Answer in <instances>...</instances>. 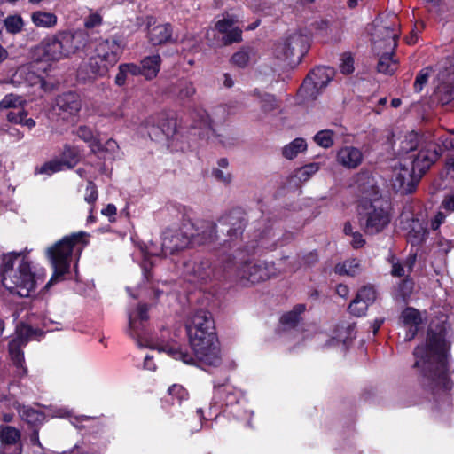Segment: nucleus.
<instances>
[{"mask_svg":"<svg viewBox=\"0 0 454 454\" xmlns=\"http://www.w3.org/2000/svg\"><path fill=\"white\" fill-rule=\"evenodd\" d=\"M319 169L317 163H311L304 166L299 170L300 179L307 180L312 174Z\"/></svg>","mask_w":454,"mask_h":454,"instance_id":"obj_56","label":"nucleus"},{"mask_svg":"<svg viewBox=\"0 0 454 454\" xmlns=\"http://www.w3.org/2000/svg\"><path fill=\"white\" fill-rule=\"evenodd\" d=\"M27 116V112L25 110L10 111L7 115V121L15 124H24V120Z\"/></svg>","mask_w":454,"mask_h":454,"instance_id":"obj_55","label":"nucleus"},{"mask_svg":"<svg viewBox=\"0 0 454 454\" xmlns=\"http://www.w3.org/2000/svg\"><path fill=\"white\" fill-rule=\"evenodd\" d=\"M337 160L342 166L348 168H356L361 164L363 154L359 149L347 146L339 151Z\"/></svg>","mask_w":454,"mask_h":454,"instance_id":"obj_24","label":"nucleus"},{"mask_svg":"<svg viewBox=\"0 0 454 454\" xmlns=\"http://www.w3.org/2000/svg\"><path fill=\"white\" fill-rule=\"evenodd\" d=\"M442 146L434 141L424 142L420 145L419 151L414 156L411 166L413 170L421 176L431 168L442 155Z\"/></svg>","mask_w":454,"mask_h":454,"instance_id":"obj_11","label":"nucleus"},{"mask_svg":"<svg viewBox=\"0 0 454 454\" xmlns=\"http://www.w3.org/2000/svg\"><path fill=\"white\" fill-rule=\"evenodd\" d=\"M86 190L88 194L85 196V200L90 204H94L98 199L97 185L92 181H89Z\"/></svg>","mask_w":454,"mask_h":454,"instance_id":"obj_57","label":"nucleus"},{"mask_svg":"<svg viewBox=\"0 0 454 454\" xmlns=\"http://www.w3.org/2000/svg\"><path fill=\"white\" fill-rule=\"evenodd\" d=\"M306 307L304 304L295 305L292 310L283 314L280 317L279 323L283 325L285 330H291L295 328L301 320V315L305 311Z\"/></svg>","mask_w":454,"mask_h":454,"instance_id":"obj_27","label":"nucleus"},{"mask_svg":"<svg viewBox=\"0 0 454 454\" xmlns=\"http://www.w3.org/2000/svg\"><path fill=\"white\" fill-rule=\"evenodd\" d=\"M121 53L122 46L121 41L116 37L100 41L95 48V55L105 59V61L110 65H115Z\"/></svg>","mask_w":454,"mask_h":454,"instance_id":"obj_18","label":"nucleus"},{"mask_svg":"<svg viewBox=\"0 0 454 454\" xmlns=\"http://www.w3.org/2000/svg\"><path fill=\"white\" fill-rule=\"evenodd\" d=\"M357 212L359 225L367 235L380 233L390 222L389 214L375 202H361Z\"/></svg>","mask_w":454,"mask_h":454,"instance_id":"obj_7","label":"nucleus"},{"mask_svg":"<svg viewBox=\"0 0 454 454\" xmlns=\"http://www.w3.org/2000/svg\"><path fill=\"white\" fill-rule=\"evenodd\" d=\"M447 327L444 323L430 324L425 345L415 348L413 367L420 369L419 382L423 389L430 393L434 400L449 399L448 392L452 388V381L447 368L448 343Z\"/></svg>","mask_w":454,"mask_h":454,"instance_id":"obj_1","label":"nucleus"},{"mask_svg":"<svg viewBox=\"0 0 454 454\" xmlns=\"http://www.w3.org/2000/svg\"><path fill=\"white\" fill-rule=\"evenodd\" d=\"M414 289V282L411 278H406L402 280L397 288V298L407 302Z\"/></svg>","mask_w":454,"mask_h":454,"instance_id":"obj_41","label":"nucleus"},{"mask_svg":"<svg viewBox=\"0 0 454 454\" xmlns=\"http://www.w3.org/2000/svg\"><path fill=\"white\" fill-rule=\"evenodd\" d=\"M66 57L83 51L89 43V35L81 30L60 33Z\"/></svg>","mask_w":454,"mask_h":454,"instance_id":"obj_19","label":"nucleus"},{"mask_svg":"<svg viewBox=\"0 0 454 454\" xmlns=\"http://www.w3.org/2000/svg\"><path fill=\"white\" fill-rule=\"evenodd\" d=\"M20 256V253H12L7 255H4L3 258V265H2V275L3 278L5 277L9 271L15 270L16 269L13 268L14 261Z\"/></svg>","mask_w":454,"mask_h":454,"instance_id":"obj_50","label":"nucleus"},{"mask_svg":"<svg viewBox=\"0 0 454 454\" xmlns=\"http://www.w3.org/2000/svg\"><path fill=\"white\" fill-rule=\"evenodd\" d=\"M401 317L405 325H419L422 322L419 311L413 308H406Z\"/></svg>","mask_w":454,"mask_h":454,"instance_id":"obj_40","label":"nucleus"},{"mask_svg":"<svg viewBox=\"0 0 454 454\" xmlns=\"http://www.w3.org/2000/svg\"><path fill=\"white\" fill-rule=\"evenodd\" d=\"M159 350L168 354L175 359L183 361L184 364H194V357L192 354H190L186 350H184L183 348L177 343H166L160 345Z\"/></svg>","mask_w":454,"mask_h":454,"instance_id":"obj_28","label":"nucleus"},{"mask_svg":"<svg viewBox=\"0 0 454 454\" xmlns=\"http://www.w3.org/2000/svg\"><path fill=\"white\" fill-rule=\"evenodd\" d=\"M339 67L343 74H350L354 72V58L350 52H344L341 55Z\"/></svg>","mask_w":454,"mask_h":454,"instance_id":"obj_46","label":"nucleus"},{"mask_svg":"<svg viewBox=\"0 0 454 454\" xmlns=\"http://www.w3.org/2000/svg\"><path fill=\"white\" fill-rule=\"evenodd\" d=\"M215 28L217 31L221 34H223V35L228 33L230 30H231L233 27V20L230 19H223L221 20H218L215 24Z\"/></svg>","mask_w":454,"mask_h":454,"instance_id":"obj_59","label":"nucleus"},{"mask_svg":"<svg viewBox=\"0 0 454 454\" xmlns=\"http://www.w3.org/2000/svg\"><path fill=\"white\" fill-rule=\"evenodd\" d=\"M194 231L192 233V243L195 245H209L216 241L221 245L222 237L217 233L219 231L218 224L212 221H200L193 224Z\"/></svg>","mask_w":454,"mask_h":454,"instance_id":"obj_14","label":"nucleus"},{"mask_svg":"<svg viewBox=\"0 0 454 454\" xmlns=\"http://www.w3.org/2000/svg\"><path fill=\"white\" fill-rule=\"evenodd\" d=\"M18 411L21 419L29 425L31 428L39 427L45 419L44 412L29 406H20Z\"/></svg>","mask_w":454,"mask_h":454,"instance_id":"obj_26","label":"nucleus"},{"mask_svg":"<svg viewBox=\"0 0 454 454\" xmlns=\"http://www.w3.org/2000/svg\"><path fill=\"white\" fill-rule=\"evenodd\" d=\"M63 163L60 161H49L45 162L39 169L38 173L51 175L52 173L60 171Z\"/></svg>","mask_w":454,"mask_h":454,"instance_id":"obj_54","label":"nucleus"},{"mask_svg":"<svg viewBox=\"0 0 454 454\" xmlns=\"http://www.w3.org/2000/svg\"><path fill=\"white\" fill-rule=\"evenodd\" d=\"M425 141H422L419 136L415 132H411L405 136L404 139L401 143V153H409L418 147H420V145L424 144Z\"/></svg>","mask_w":454,"mask_h":454,"instance_id":"obj_36","label":"nucleus"},{"mask_svg":"<svg viewBox=\"0 0 454 454\" xmlns=\"http://www.w3.org/2000/svg\"><path fill=\"white\" fill-rule=\"evenodd\" d=\"M421 177L420 174L413 170L412 166L411 169H409L406 167H402L395 175L394 185L398 187L402 192L411 193L415 191Z\"/></svg>","mask_w":454,"mask_h":454,"instance_id":"obj_20","label":"nucleus"},{"mask_svg":"<svg viewBox=\"0 0 454 454\" xmlns=\"http://www.w3.org/2000/svg\"><path fill=\"white\" fill-rule=\"evenodd\" d=\"M241 41L242 30L237 27L226 33L222 38V42L224 45H230L233 43H239Z\"/></svg>","mask_w":454,"mask_h":454,"instance_id":"obj_49","label":"nucleus"},{"mask_svg":"<svg viewBox=\"0 0 454 454\" xmlns=\"http://www.w3.org/2000/svg\"><path fill=\"white\" fill-rule=\"evenodd\" d=\"M307 36L301 33H293L274 44V56L290 63H299L309 51Z\"/></svg>","mask_w":454,"mask_h":454,"instance_id":"obj_8","label":"nucleus"},{"mask_svg":"<svg viewBox=\"0 0 454 454\" xmlns=\"http://www.w3.org/2000/svg\"><path fill=\"white\" fill-rule=\"evenodd\" d=\"M398 36V33L391 27L384 26L378 28L377 33L373 35V51L376 54H380V50L395 51Z\"/></svg>","mask_w":454,"mask_h":454,"instance_id":"obj_17","label":"nucleus"},{"mask_svg":"<svg viewBox=\"0 0 454 454\" xmlns=\"http://www.w3.org/2000/svg\"><path fill=\"white\" fill-rule=\"evenodd\" d=\"M253 52V48L250 46H243L239 51L235 52L231 61L232 64L239 67H245L247 66L249 59H250V54Z\"/></svg>","mask_w":454,"mask_h":454,"instance_id":"obj_37","label":"nucleus"},{"mask_svg":"<svg viewBox=\"0 0 454 454\" xmlns=\"http://www.w3.org/2000/svg\"><path fill=\"white\" fill-rule=\"evenodd\" d=\"M392 269L391 275L394 277H403L405 275L404 266L401 264L399 262L395 261V257L392 256Z\"/></svg>","mask_w":454,"mask_h":454,"instance_id":"obj_63","label":"nucleus"},{"mask_svg":"<svg viewBox=\"0 0 454 454\" xmlns=\"http://www.w3.org/2000/svg\"><path fill=\"white\" fill-rule=\"evenodd\" d=\"M217 224L222 234L221 246L232 248L242 240L247 225V215L241 208H233L222 215Z\"/></svg>","mask_w":454,"mask_h":454,"instance_id":"obj_4","label":"nucleus"},{"mask_svg":"<svg viewBox=\"0 0 454 454\" xmlns=\"http://www.w3.org/2000/svg\"><path fill=\"white\" fill-rule=\"evenodd\" d=\"M168 394L171 396L176 397L179 403L188 397V392L186 389L183 386L177 384H174L168 388Z\"/></svg>","mask_w":454,"mask_h":454,"instance_id":"obj_53","label":"nucleus"},{"mask_svg":"<svg viewBox=\"0 0 454 454\" xmlns=\"http://www.w3.org/2000/svg\"><path fill=\"white\" fill-rule=\"evenodd\" d=\"M173 29L169 23L160 24L148 30V39L153 45H161L172 42Z\"/></svg>","mask_w":454,"mask_h":454,"instance_id":"obj_23","label":"nucleus"},{"mask_svg":"<svg viewBox=\"0 0 454 454\" xmlns=\"http://www.w3.org/2000/svg\"><path fill=\"white\" fill-rule=\"evenodd\" d=\"M298 267L301 265L305 267L314 266L318 262V254L316 250L305 253L303 254H298Z\"/></svg>","mask_w":454,"mask_h":454,"instance_id":"obj_47","label":"nucleus"},{"mask_svg":"<svg viewBox=\"0 0 454 454\" xmlns=\"http://www.w3.org/2000/svg\"><path fill=\"white\" fill-rule=\"evenodd\" d=\"M223 267L225 271L234 272L238 278L247 280L252 284L268 280L274 275L272 263L247 261L238 262L232 254L224 256Z\"/></svg>","mask_w":454,"mask_h":454,"instance_id":"obj_3","label":"nucleus"},{"mask_svg":"<svg viewBox=\"0 0 454 454\" xmlns=\"http://www.w3.org/2000/svg\"><path fill=\"white\" fill-rule=\"evenodd\" d=\"M0 452L2 454H21L22 443L1 445Z\"/></svg>","mask_w":454,"mask_h":454,"instance_id":"obj_60","label":"nucleus"},{"mask_svg":"<svg viewBox=\"0 0 454 454\" xmlns=\"http://www.w3.org/2000/svg\"><path fill=\"white\" fill-rule=\"evenodd\" d=\"M368 309V306L364 303H363L362 301L356 300V299H354L348 309V311L350 312V314L356 316V317H361V316H364L366 312Z\"/></svg>","mask_w":454,"mask_h":454,"instance_id":"obj_52","label":"nucleus"},{"mask_svg":"<svg viewBox=\"0 0 454 454\" xmlns=\"http://www.w3.org/2000/svg\"><path fill=\"white\" fill-rule=\"evenodd\" d=\"M82 108V99L75 91L58 95L54 100V113L65 121L73 120Z\"/></svg>","mask_w":454,"mask_h":454,"instance_id":"obj_12","label":"nucleus"},{"mask_svg":"<svg viewBox=\"0 0 454 454\" xmlns=\"http://www.w3.org/2000/svg\"><path fill=\"white\" fill-rule=\"evenodd\" d=\"M43 55L49 60H59L66 57L60 33L43 42Z\"/></svg>","mask_w":454,"mask_h":454,"instance_id":"obj_22","label":"nucleus"},{"mask_svg":"<svg viewBox=\"0 0 454 454\" xmlns=\"http://www.w3.org/2000/svg\"><path fill=\"white\" fill-rule=\"evenodd\" d=\"M101 23H102V17L98 13L95 12V13H90L85 19L84 26L87 28H94V27L99 26Z\"/></svg>","mask_w":454,"mask_h":454,"instance_id":"obj_61","label":"nucleus"},{"mask_svg":"<svg viewBox=\"0 0 454 454\" xmlns=\"http://www.w3.org/2000/svg\"><path fill=\"white\" fill-rule=\"evenodd\" d=\"M307 149V143L305 139L298 137L293 140L290 144L284 146L282 149V155L288 160H292L297 156L301 152Z\"/></svg>","mask_w":454,"mask_h":454,"instance_id":"obj_34","label":"nucleus"},{"mask_svg":"<svg viewBox=\"0 0 454 454\" xmlns=\"http://www.w3.org/2000/svg\"><path fill=\"white\" fill-rule=\"evenodd\" d=\"M188 337L194 360H198L204 365L214 367H218L222 364L220 345L215 331Z\"/></svg>","mask_w":454,"mask_h":454,"instance_id":"obj_5","label":"nucleus"},{"mask_svg":"<svg viewBox=\"0 0 454 454\" xmlns=\"http://www.w3.org/2000/svg\"><path fill=\"white\" fill-rule=\"evenodd\" d=\"M354 187L357 196L362 199V202H376L380 196L377 183L372 173L367 170L356 174Z\"/></svg>","mask_w":454,"mask_h":454,"instance_id":"obj_13","label":"nucleus"},{"mask_svg":"<svg viewBox=\"0 0 454 454\" xmlns=\"http://www.w3.org/2000/svg\"><path fill=\"white\" fill-rule=\"evenodd\" d=\"M431 70V67H426L419 72L413 85L415 92H420L422 90L423 86L427 83L429 78V72Z\"/></svg>","mask_w":454,"mask_h":454,"instance_id":"obj_48","label":"nucleus"},{"mask_svg":"<svg viewBox=\"0 0 454 454\" xmlns=\"http://www.w3.org/2000/svg\"><path fill=\"white\" fill-rule=\"evenodd\" d=\"M427 234V229L422 224L418 223L417 226H413L409 231V238L412 245H419L424 242Z\"/></svg>","mask_w":454,"mask_h":454,"instance_id":"obj_43","label":"nucleus"},{"mask_svg":"<svg viewBox=\"0 0 454 454\" xmlns=\"http://www.w3.org/2000/svg\"><path fill=\"white\" fill-rule=\"evenodd\" d=\"M333 75L334 70L333 68L317 67L308 74L303 81L299 89L300 95L304 98L315 100L320 90L327 86Z\"/></svg>","mask_w":454,"mask_h":454,"instance_id":"obj_10","label":"nucleus"},{"mask_svg":"<svg viewBox=\"0 0 454 454\" xmlns=\"http://www.w3.org/2000/svg\"><path fill=\"white\" fill-rule=\"evenodd\" d=\"M355 299L369 306L376 300V291L372 286H364L358 290Z\"/></svg>","mask_w":454,"mask_h":454,"instance_id":"obj_42","label":"nucleus"},{"mask_svg":"<svg viewBox=\"0 0 454 454\" xmlns=\"http://www.w3.org/2000/svg\"><path fill=\"white\" fill-rule=\"evenodd\" d=\"M141 267L143 271V280L142 283L137 285V288L139 290L146 288L152 289L154 294V298L158 299L162 292L159 289H155L153 272L152 270L153 267V262L145 258L143 261Z\"/></svg>","mask_w":454,"mask_h":454,"instance_id":"obj_25","label":"nucleus"},{"mask_svg":"<svg viewBox=\"0 0 454 454\" xmlns=\"http://www.w3.org/2000/svg\"><path fill=\"white\" fill-rule=\"evenodd\" d=\"M333 131L330 129L320 130L313 139L319 146L329 148L333 145Z\"/></svg>","mask_w":454,"mask_h":454,"instance_id":"obj_44","label":"nucleus"},{"mask_svg":"<svg viewBox=\"0 0 454 454\" xmlns=\"http://www.w3.org/2000/svg\"><path fill=\"white\" fill-rule=\"evenodd\" d=\"M21 434L20 430L11 426L0 427L1 445L20 443Z\"/></svg>","mask_w":454,"mask_h":454,"instance_id":"obj_33","label":"nucleus"},{"mask_svg":"<svg viewBox=\"0 0 454 454\" xmlns=\"http://www.w3.org/2000/svg\"><path fill=\"white\" fill-rule=\"evenodd\" d=\"M179 87L178 97L183 100L191 98L196 92V89L191 82L183 81Z\"/></svg>","mask_w":454,"mask_h":454,"instance_id":"obj_51","label":"nucleus"},{"mask_svg":"<svg viewBox=\"0 0 454 454\" xmlns=\"http://www.w3.org/2000/svg\"><path fill=\"white\" fill-rule=\"evenodd\" d=\"M193 223L184 222L179 229H167L162 233L161 249L165 256L174 254L188 247L192 243Z\"/></svg>","mask_w":454,"mask_h":454,"instance_id":"obj_9","label":"nucleus"},{"mask_svg":"<svg viewBox=\"0 0 454 454\" xmlns=\"http://www.w3.org/2000/svg\"><path fill=\"white\" fill-rule=\"evenodd\" d=\"M18 102L19 98L15 97L12 94L7 95L0 101V109L15 107Z\"/></svg>","mask_w":454,"mask_h":454,"instance_id":"obj_62","label":"nucleus"},{"mask_svg":"<svg viewBox=\"0 0 454 454\" xmlns=\"http://www.w3.org/2000/svg\"><path fill=\"white\" fill-rule=\"evenodd\" d=\"M84 232L74 233L64 237L48 249V254L54 268V273L46 287L53 285L68 272L74 247L82 241Z\"/></svg>","mask_w":454,"mask_h":454,"instance_id":"obj_2","label":"nucleus"},{"mask_svg":"<svg viewBox=\"0 0 454 454\" xmlns=\"http://www.w3.org/2000/svg\"><path fill=\"white\" fill-rule=\"evenodd\" d=\"M4 286L12 294L20 297H28L35 289V275L30 263L24 258L15 270H11L2 278Z\"/></svg>","mask_w":454,"mask_h":454,"instance_id":"obj_6","label":"nucleus"},{"mask_svg":"<svg viewBox=\"0 0 454 454\" xmlns=\"http://www.w3.org/2000/svg\"><path fill=\"white\" fill-rule=\"evenodd\" d=\"M31 20L37 27H51L57 23V16L54 13L43 11L32 12Z\"/></svg>","mask_w":454,"mask_h":454,"instance_id":"obj_32","label":"nucleus"},{"mask_svg":"<svg viewBox=\"0 0 454 454\" xmlns=\"http://www.w3.org/2000/svg\"><path fill=\"white\" fill-rule=\"evenodd\" d=\"M115 65H110L105 59L93 55L88 61L82 64L77 71V75L81 80L83 81H93L98 77L106 75L110 67Z\"/></svg>","mask_w":454,"mask_h":454,"instance_id":"obj_15","label":"nucleus"},{"mask_svg":"<svg viewBox=\"0 0 454 454\" xmlns=\"http://www.w3.org/2000/svg\"><path fill=\"white\" fill-rule=\"evenodd\" d=\"M212 175L217 181L222 182L226 185L231 183L232 176L229 172L224 173L223 170L219 168H214L212 170Z\"/></svg>","mask_w":454,"mask_h":454,"instance_id":"obj_58","label":"nucleus"},{"mask_svg":"<svg viewBox=\"0 0 454 454\" xmlns=\"http://www.w3.org/2000/svg\"><path fill=\"white\" fill-rule=\"evenodd\" d=\"M23 347H25V345H23V342L22 341L20 342V340H12L9 342V355H10L12 361L17 367H23V363H24V354L22 351Z\"/></svg>","mask_w":454,"mask_h":454,"instance_id":"obj_35","label":"nucleus"},{"mask_svg":"<svg viewBox=\"0 0 454 454\" xmlns=\"http://www.w3.org/2000/svg\"><path fill=\"white\" fill-rule=\"evenodd\" d=\"M118 148H119V146H118L117 142L115 140H114L113 138H110L106 142V144L104 145H102V149L98 153H114L118 150Z\"/></svg>","mask_w":454,"mask_h":454,"instance_id":"obj_64","label":"nucleus"},{"mask_svg":"<svg viewBox=\"0 0 454 454\" xmlns=\"http://www.w3.org/2000/svg\"><path fill=\"white\" fill-rule=\"evenodd\" d=\"M74 133L82 141L89 144L92 153L96 154L102 149V144L90 128L85 125L79 126Z\"/></svg>","mask_w":454,"mask_h":454,"instance_id":"obj_29","label":"nucleus"},{"mask_svg":"<svg viewBox=\"0 0 454 454\" xmlns=\"http://www.w3.org/2000/svg\"><path fill=\"white\" fill-rule=\"evenodd\" d=\"M160 56L158 54L145 58L140 65L142 75L147 80L156 77L160 71Z\"/></svg>","mask_w":454,"mask_h":454,"instance_id":"obj_30","label":"nucleus"},{"mask_svg":"<svg viewBox=\"0 0 454 454\" xmlns=\"http://www.w3.org/2000/svg\"><path fill=\"white\" fill-rule=\"evenodd\" d=\"M4 27L7 32L11 34H17L22 30L23 20L20 15H10L3 20Z\"/></svg>","mask_w":454,"mask_h":454,"instance_id":"obj_39","label":"nucleus"},{"mask_svg":"<svg viewBox=\"0 0 454 454\" xmlns=\"http://www.w3.org/2000/svg\"><path fill=\"white\" fill-rule=\"evenodd\" d=\"M188 336L205 334L215 331V321L212 314L205 309L196 310L186 325Z\"/></svg>","mask_w":454,"mask_h":454,"instance_id":"obj_16","label":"nucleus"},{"mask_svg":"<svg viewBox=\"0 0 454 454\" xmlns=\"http://www.w3.org/2000/svg\"><path fill=\"white\" fill-rule=\"evenodd\" d=\"M359 270V263L356 259L346 261L342 263L336 264L334 271L340 275H348L354 277Z\"/></svg>","mask_w":454,"mask_h":454,"instance_id":"obj_38","label":"nucleus"},{"mask_svg":"<svg viewBox=\"0 0 454 454\" xmlns=\"http://www.w3.org/2000/svg\"><path fill=\"white\" fill-rule=\"evenodd\" d=\"M35 330L28 325L20 324L16 329V337L14 340H20L23 342V345H27L30 337L35 333Z\"/></svg>","mask_w":454,"mask_h":454,"instance_id":"obj_45","label":"nucleus"},{"mask_svg":"<svg viewBox=\"0 0 454 454\" xmlns=\"http://www.w3.org/2000/svg\"><path fill=\"white\" fill-rule=\"evenodd\" d=\"M377 63V71L384 74H393L395 70V61L393 59L394 51L380 50Z\"/></svg>","mask_w":454,"mask_h":454,"instance_id":"obj_31","label":"nucleus"},{"mask_svg":"<svg viewBox=\"0 0 454 454\" xmlns=\"http://www.w3.org/2000/svg\"><path fill=\"white\" fill-rule=\"evenodd\" d=\"M184 271L191 282H206L213 276L211 262L207 259L185 263Z\"/></svg>","mask_w":454,"mask_h":454,"instance_id":"obj_21","label":"nucleus"}]
</instances>
